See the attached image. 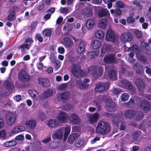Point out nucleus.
<instances>
[{
    "mask_svg": "<svg viewBox=\"0 0 151 151\" xmlns=\"http://www.w3.org/2000/svg\"><path fill=\"white\" fill-rule=\"evenodd\" d=\"M124 115L127 118L137 121L141 120L144 114L142 111L137 112L134 110L130 109L127 110L124 113Z\"/></svg>",
    "mask_w": 151,
    "mask_h": 151,
    "instance_id": "nucleus-1",
    "label": "nucleus"
},
{
    "mask_svg": "<svg viewBox=\"0 0 151 151\" xmlns=\"http://www.w3.org/2000/svg\"><path fill=\"white\" fill-rule=\"evenodd\" d=\"M104 67L101 65H95L88 68V73L94 80L101 77L103 73Z\"/></svg>",
    "mask_w": 151,
    "mask_h": 151,
    "instance_id": "nucleus-2",
    "label": "nucleus"
},
{
    "mask_svg": "<svg viewBox=\"0 0 151 151\" xmlns=\"http://www.w3.org/2000/svg\"><path fill=\"white\" fill-rule=\"evenodd\" d=\"M111 130V127L109 124L106 122L100 121L96 128V131L101 134H107Z\"/></svg>",
    "mask_w": 151,
    "mask_h": 151,
    "instance_id": "nucleus-3",
    "label": "nucleus"
},
{
    "mask_svg": "<svg viewBox=\"0 0 151 151\" xmlns=\"http://www.w3.org/2000/svg\"><path fill=\"white\" fill-rule=\"evenodd\" d=\"M136 100L140 108L143 111L147 112L151 110L150 102L145 98L137 97Z\"/></svg>",
    "mask_w": 151,
    "mask_h": 151,
    "instance_id": "nucleus-4",
    "label": "nucleus"
},
{
    "mask_svg": "<svg viewBox=\"0 0 151 151\" xmlns=\"http://www.w3.org/2000/svg\"><path fill=\"white\" fill-rule=\"evenodd\" d=\"M110 83L109 82H106L104 83H99L96 84L94 90L96 91L102 92L105 90H108L110 86Z\"/></svg>",
    "mask_w": 151,
    "mask_h": 151,
    "instance_id": "nucleus-5",
    "label": "nucleus"
},
{
    "mask_svg": "<svg viewBox=\"0 0 151 151\" xmlns=\"http://www.w3.org/2000/svg\"><path fill=\"white\" fill-rule=\"evenodd\" d=\"M105 107L106 110L110 112L115 111L116 106L112 100L108 99L105 102Z\"/></svg>",
    "mask_w": 151,
    "mask_h": 151,
    "instance_id": "nucleus-6",
    "label": "nucleus"
},
{
    "mask_svg": "<svg viewBox=\"0 0 151 151\" xmlns=\"http://www.w3.org/2000/svg\"><path fill=\"white\" fill-rule=\"evenodd\" d=\"M116 40V36L114 31L112 29H108L106 31L105 40L107 41L114 42Z\"/></svg>",
    "mask_w": 151,
    "mask_h": 151,
    "instance_id": "nucleus-7",
    "label": "nucleus"
},
{
    "mask_svg": "<svg viewBox=\"0 0 151 151\" xmlns=\"http://www.w3.org/2000/svg\"><path fill=\"white\" fill-rule=\"evenodd\" d=\"M132 35L129 32L123 33L120 36L121 40L124 42L130 41L132 40Z\"/></svg>",
    "mask_w": 151,
    "mask_h": 151,
    "instance_id": "nucleus-8",
    "label": "nucleus"
},
{
    "mask_svg": "<svg viewBox=\"0 0 151 151\" xmlns=\"http://www.w3.org/2000/svg\"><path fill=\"white\" fill-rule=\"evenodd\" d=\"M18 75L20 80L23 82H27L30 79V76L24 70L21 71Z\"/></svg>",
    "mask_w": 151,
    "mask_h": 151,
    "instance_id": "nucleus-9",
    "label": "nucleus"
},
{
    "mask_svg": "<svg viewBox=\"0 0 151 151\" xmlns=\"http://www.w3.org/2000/svg\"><path fill=\"white\" fill-rule=\"evenodd\" d=\"M58 119L62 123H65L67 122L68 114L65 112L61 111L57 116Z\"/></svg>",
    "mask_w": 151,
    "mask_h": 151,
    "instance_id": "nucleus-10",
    "label": "nucleus"
},
{
    "mask_svg": "<svg viewBox=\"0 0 151 151\" xmlns=\"http://www.w3.org/2000/svg\"><path fill=\"white\" fill-rule=\"evenodd\" d=\"M103 61L106 63L111 64L115 62L114 55L111 54L105 56L103 58Z\"/></svg>",
    "mask_w": 151,
    "mask_h": 151,
    "instance_id": "nucleus-11",
    "label": "nucleus"
},
{
    "mask_svg": "<svg viewBox=\"0 0 151 151\" xmlns=\"http://www.w3.org/2000/svg\"><path fill=\"white\" fill-rule=\"evenodd\" d=\"M134 83L136 85L139 92L143 91L146 87L143 81L139 78L136 79Z\"/></svg>",
    "mask_w": 151,
    "mask_h": 151,
    "instance_id": "nucleus-12",
    "label": "nucleus"
},
{
    "mask_svg": "<svg viewBox=\"0 0 151 151\" xmlns=\"http://www.w3.org/2000/svg\"><path fill=\"white\" fill-rule=\"evenodd\" d=\"M37 80L39 84H40L44 87H49L50 85V81L48 79L38 77Z\"/></svg>",
    "mask_w": 151,
    "mask_h": 151,
    "instance_id": "nucleus-13",
    "label": "nucleus"
},
{
    "mask_svg": "<svg viewBox=\"0 0 151 151\" xmlns=\"http://www.w3.org/2000/svg\"><path fill=\"white\" fill-rule=\"evenodd\" d=\"M6 122L8 124L12 125L16 119L15 115L11 112H9L6 114Z\"/></svg>",
    "mask_w": 151,
    "mask_h": 151,
    "instance_id": "nucleus-14",
    "label": "nucleus"
},
{
    "mask_svg": "<svg viewBox=\"0 0 151 151\" xmlns=\"http://www.w3.org/2000/svg\"><path fill=\"white\" fill-rule=\"evenodd\" d=\"M123 87L128 89L129 91H132L133 89V86L132 83L127 80H122L121 82Z\"/></svg>",
    "mask_w": 151,
    "mask_h": 151,
    "instance_id": "nucleus-15",
    "label": "nucleus"
},
{
    "mask_svg": "<svg viewBox=\"0 0 151 151\" xmlns=\"http://www.w3.org/2000/svg\"><path fill=\"white\" fill-rule=\"evenodd\" d=\"M81 68L77 64H73L71 67L70 72L72 73L73 76L76 77L78 75V70Z\"/></svg>",
    "mask_w": 151,
    "mask_h": 151,
    "instance_id": "nucleus-16",
    "label": "nucleus"
},
{
    "mask_svg": "<svg viewBox=\"0 0 151 151\" xmlns=\"http://www.w3.org/2000/svg\"><path fill=\"white\" fill-rule=\"evenodd\" d=\"M150 45L149 43L142 42L141 44V47L142 50L146 53L150 54Z\"/></svg>",
    "mask_w": 151,
    "mask_h": 151,
    "instance_id": "nucleus-17",
    "label": "nucleus"
},
{
    "mask_svg": "<svg viewBox=\"0 0 151 151\" xmlns=\"http://www.w3.org/2000/svg\"><path fill=\"white\" fill-rule=\"evenodd\" d=\"M69 120L71 123L76 124H78L80 121L79 117L74 113L70 114Z\"/></svg>",
    "mask_w": 151,
    "mask_h": 151,
    "instance_id": "nucleus-18",
    "label": "nucleus"
},
{
    "mask_svg": "<svg viewBox=\"0 0 151 151\" xmlns=\"http://www.w3.org/2000/svg\"><path fill=\"white\" fill-rule=\"evenodd\" d=\"M63 45L66 48L72 47L73 42L70 38L65 37L63 39Z\"/></svg>",
    "mask_w": 151,
    "mask_h": 151,
    "instance_id": "nucleus-19",
    "label": "nucleus"
},
{
    "mask_svg": "<svg viewBox=\"0 0 151 151\" xmlns=\"http://www.w3.org/2000/svg\"><path fill=\"white\" fill-rule=\"evenodd\" d=\"M63 132L60 129H58L52 134V137L54 139H60L62 137Z\"/></svg>",
    "mask_w": 151,
    "mask_h": 151,
    "instance_id": "nucleus-20",
    "label": "nucleus"
},
{
    "mask_svg": "<svg viewBox=\"0 0 151 151\" xmlns=\"http://www.w3.org/2000/svg\"><path fill=\"white\" fill-rule=\"evenodd\" d=\"M110 13L109 10L107 9H105L103 8H101L99 9L98 11V15L99 18H102L107 16V15Z\"/></svg>",
    "mask_w": 151,
    "mask_h": 151,
    "instance_id": "nucleus-21",
    "label": "nucleus"
},
{
    "mask_svg": "<svg viewBox=\"0 0 151 151\" xmlns=\"http://www.w3.org/2000/svg\"><path fill=\"white\" fill-rule=\"evenodd\" d=\"M86 44L85 41L83 40H81L79 44L78 48L77 51L78 52L81 53L83 52L86 48Z\"/></svg>",
    "mask_w": 151,
    "mask_h": 151,
    "instance_id": "nucleus-22",
    "label": "nucleus"
},
{
    "mask_svg": "<svg viewBox=\"0 0 151 151\" xmlns=\"http://www.w3.org/2000/svg\"><path fill=\"white\" fill-rule=\"evenodd\" d=\"M108 76L110 80L112 81L116 80L117 79L116 70H110L108 72Z\"/></svg>",
    "mask_w": 151,
    "mask_h": 151,
    "instance_id": "nucleus-23",
    "label": "nucleus"
},
{
    "mask_svg": "<svg viewBox=\"0 0 151 151\" xmlns=\"http://www.w3.org/2000/svg\"><path fill=\"white\" fill-rule=\"evenodd\" d=\"M27 127L29 129H33L36 125V122L33 119H31L25 123Z\"/></svg>",
    "mask_w": 151,
    "mask_h": 151,
    "instance_id": "nucleus-24",
    "label": "nucleus"
},
{
    "mask_svg": "<svg viewBox=\"0 0 151 151\" xmlns=\"http://www.w3.org/2000/svg\"><path fill=\"white\" fill-rule=\"evenodd\" d=\"M136 69V73L139 74H142L144 72L142 66L140 64H138L137 63L134 64Z\"/></svg>",
    "mask_w": 151,
    "mask_h": 151,
    "instance_id": "nucleus-25",
    "label": "nucleus"
},
{
    "mask_svg": "<svg viewBox=\"0 0 151 151\" xmlns=\"http://www.w3.org/2000/svg\"><path fill=\"white\" fill-rule=\"evenodd\" d=\"M95 24V20L92 18L87 20L85 23V25L87 28L91 29L93 28Z\"/></svg>",
    "mask_w": 151,
    "mask_h": 151,
    "instance_id": "nucleus-26",
    "label": "nucleus"
},
{
    "mask_svg": "<svg viewBox=\"0 0 151 151\" xmlns=\"http://www.w3.org/2000/svg\"><path fill=\"white\" fill-rule=\"evenodd\" d=\"M111 45L110 44L107 43L103 45L101 49V54L109 51L111 48Z\"/></svg>",
    "mask_w": 151,
    "mask_h": 151,
    "instance_id": "nucleus-27",
    "label": "nucleus"
},
{
    "mask_svg": "<svg viewBox=\"0 0 151 151\" xmlns=\"http://www.w3.org/2000/svg\"><path fill=\"white\" fill-rule=\"evenodd\" d=\"M101 42L97 40H93L91 43V46L93 49H96L100 47L101 45Z\"/></svg>",
    "mask_w": 151,
    "mask_h": 151,
    "instance_id": "nucleus-28",
    "label": "nucleus"
},
{
    "mask_svg": "<svg viewBox=\"0 0 151 151\" xmlns=\"http://www.w3.org/2000/svg\"><path fill=\"white\" fill-rule=\"evenodd\" d=\"M99 117V115L97 112L94 113L90 115L89 117V121L91 123H94L96 122Z\"/></svg>",
    "mask_w": 151,
    "mask_h": 151,
    "instance_id": "nucleus-29",
    "label": "nucleus"
},
{
    "mask_svg": "<svg viewBox=\"0 0 151 151\" xmlns=\"http://www.w3.org/2000/svg\"><path fill=\"white\" fill-rule=\"evenodd\" d=\"M52 90L50 89H48L42 93V98L44 99H46L52 95Z\"/></svg>",
    "mask_w": 151,
    "mask_h": 151,
    "instance_id": "nucleus-30",
    "label": "nucleus"
},
{
    "mask_svg": "<svg viewBox=\"0 0 151 151\" xmlns=\"http://www.w3.org/2000/svg\"><path fill=\"white\" fill-rule=\"evenodd\" d=\"M69 93L67 92H63L60 94V99L62 102H65L68 98Z\"/></svg>",
    "mask_w": 151,
    "mask_h": 151,
    "instance_id": "nucleus-31",
    "label": "nucleus"
},
{
    "mask_svg": "<svg viewBox=\"0 0 151 151\" xmlns=\"http://www.w3.org/2000/svg\"><path fill=\"white\" fill-rule=\"evenodd\" d=\"M84 15L88 17L92 16L93 14V11L91 9L88 8H84L83 9V12Z\"/></svg>",
    "mask_w": 151,
    "mask_h": 151,
    "instance_id": "nucleus-32",
    "label": "nucleus"
},
{
    "mask_svg": "<svg viewBox=\"0 0 151 151\" xmlns=\"http://www.w3.org/2000/svg\"><path fill=\"white\" fill-rule=\"evenodd\" d=\"M105 35L104 32L101 30H97L95 33L96 37L99 39H102L104 38Z\"/></svg>",
    "mask_w": 151,
    "mask_h": 151,
    "instance_id": "nucleus-33",
    "label": "nucleus"
},
{
    "mask_svg": "<svg viewBox=\"0 0 151 151\" xmlns=\"http://www.w3.org/2000/svg\"><path fill=\"white\" fill-rule=\"evenodd\" d=\"M58 125V122L55 119H51L48 122L47 125L50 128L54 127Z\"/></svg>",
    "mask_w": 151,
    "mask_h": 151,
    "instance_id": "nucleus-34",
    "label": "nucleus"
},
{
    "mask_svg": "<svg viewBox=\"0 0 151 151\" xmlns=\"http://www.w3.org/2000/svg\"><path fill=\"white\" fill-rule=\"evenodd\" d=\"M4 86L9 91L13 90L14 87L13 83H12L8 80L4 82Z\"/></svg>",
    "mask_w": 151,
    "mask_h": 151,
    "instance_id": "nucleus-35",
    "label": "nucleus"
},
{
    "mask_svg": "<svg viewBox=\"0 0 151 151\" xmlns=\"http://www.w3.org/2000/svg\"><path fill=\"white\" fill-rule=\"evenodd\" d=\"M126 105L127 107L134 108L136 106V104L134 99H130L128 102L126 103Z\"/></svg>",
    "mask_w": 151,
    "mask_h": 151,
    "instance_id": "nucleus-36",
    "label": "nucleus"
},
{
    "mask_svg": "<svg viewBox=\"0 0 151 151\" xmlns=\"http://www.w3.org/2000/svg\"><path fill=\"white\" fill-rule=\"evenodd\" d=\"M77 134L76 133H74L70 134L68 139V142L70 144H72L74 141V140L77 137Z\"/></svg>",
    "mask_w": 151,
    "mask_h": 151,
    "instance_id": "nucleus-37",
    "label": "nucleus"
},
{
    "mask_svg": "<svg viewBox=\"0 0 151 151\" xmlns=\"http://www.w3.org/2000/svg\"><path fill=\"white\" fill-rule=\"evenodd\" d=\"M17 144V142L14 140H11L7 141L4 144V145L5 147H9L15 145Z\"/></svg>",
    "mask_w": 151,
    "mask_h": 151,
    "instance_id": "nucleus-38",
    "label": "nucleus"
},
{
    "mask_svg": "<svg viewBox=\"0 0 151 151\" xmlns=\"http://www.w3.org/2000/svg\"><path fill=\"white\" fill-rule=\"evenodd\" d=\"M134 12L130 13L129 16L127 19V23L131 24L134 22L135 21V19L134 18Z\"/></svg>",
    "mask_w": 151,
    "mask_h": 151,
    "instance_id": "nucleus-39",
    "label": "nucleus"
},
{
    "mask_svg": "<svg viewBox=\"0 0 151 151\" xmlns=\"http://www.w3.org/2000/svg\"><path fill=\"white\" fill-rule=\"evenodd\" d=\"M120 72L122 75H124L125 76L129 77L132 76V73L127 71L124 68H121Z\"/></svg>",
    "mask_w": 151,
    "mask_h": 151,
    "instance_id": "nucleus-40",
    "label": "nucleus"
},
{
    "mask_svg": "<svg viewBox=\"0 0 151 151\" xmlns=\"http://www.w3.org/2000/svg\"><path fill=\"white\" fill-rule=\"evenodd\" d=\"M78 87L80 89L87 88L89 86V85L83 83L82 80L81 79L78 80Z\"/></svg>",
    "mask_w": 151,
    "mask_h": 151,
    "instance_id": "nucleus-41",
    "label": "nucleus"
},
{
    "mask_svg": "<svg viewBox=\"0 0 151 151\" xmlns=\"http://www.w3.org/2000/svg\"><path fill=\"white\" fill-rule=\"evenodd\" d=\"M98 24L100 28L104 29L105 28L107 25L106 20L104 19H102L99 21Z\"/></svg>",
    "mask_w": 151,
    "mask_h": 151,
    "instance_id": "nucleus-42",
    "label": "nucleus"
},
{
    "mask_svg": "<svg viewBox=\"0 0 151 151\" xmlns=\"http://www.w3.org/2000/svg\"><path fill=\"white\" fill-rule=\"evenodd\" d=\"M87 54L88 58L90 59L93 58L95 56L98 55V53L97 51L88 52L87 53Z\"/></svg>",
    "mask_w": 151,
    "mask_h": 151,
    "instance_id": "nucleus-43",
    "label": "nucleus"
},
{
    "mask_svg": "<svg viewBox=\"0 0 151 151\" xmlns=\"http://www.w3.org/2000/svg\"><path fill=\"white\" fill-rule=\"evenodd\" d=\"M62 109L68 111L72 109L73 108V107L72 105L68 104L63 105L62 106Z\"/></svg>",
    "mask_w": 151,
    "mask_h": 151,
    "instance_id": "nucleus-44",
    "label": "nucleus"
},
{
    "mask_svg": "<svg viewBox=\"0 0 151 151\" xmlns=\"http://www.w3.org/2000/svg\"><path fill=\"white\" fill-rule=\"evenodd\" d=\"M42 33L45 36L48 37L51 35L52 32L50 29H46L43 30Z\"/></svg>",
    "mask_w": 151,
    "mask_h": 151,
    "instance_id": "nucleus-45",
    "label": "nucleus"
},
{
    "mask_svg": "<svg viewBox=\"0 0 151 151\" xmlns=\"http://www.w3.org/2000/svg\"><path fill=\"white\" fill-rule=\"evenodd\" d=\"M75 145L77 147H82L83 145V142L81 139H77L75 141Z\"/></svg>",
    "mask_w": 151,
    "mask_h": 151,
    "instance_id": "nucleus-46",
    "label": "nucleus"
},
{
    "mask_svg": "<svg viewBox=\"0 0 151 151\" xmlns=\"http://www.w3.org/2000/svg\"><path fill=\"white\" fill-rule=\"evenodd\" d=\"M70 126L66 127L65 128L64 138H67L70 132Z\"/></svg>",
    "mask_w": 151,
    "mask_h": 151,
    "instance_id": "nucleus-47",
    "label": "nucleus"
},
{
    "mask_svg": "<svg viewBox=\"0 0 151 151\" xmlns=\"http://www.w3.org/2000/svg\"><path fill=\"white\" fill-rule=\"evenodd\" d=\"M85 74H86L85 73V72L81 68H80L78 70V75L76 77L78 78H79L80 77L82 78L84 76H85Z\"/></svg>",
    "mask_w": 151,
    "mask_h": 151,
    "instance_id": "nucleus-48",
    "label": "nucleus"
},
{
    "mask_svg": "<svg viewBox=\"0 0 151 151\" xmlns=\"http://www.w3.org/2000/svg\"><path fill=\"white\" fill-rule=\"evenodd\" d=\"M15 18L14 12H11L7 17V19L10 21H12Z\"/></svg>",
    "mask_w": 151,
    "mask_h": 151,
    "instance_id": "nucleus-49",
    "label": "nucleus"
},
{
    "mask_svg": "<svg viewBox=\"0 0 151 151\" xmlns=\"http://www.w3.org/2000/svg\"><path fill=\"white\" fill-rule=\"evenodd\" d=\"M129 97V94L127 93H124L122 95V100L124 101H126L128 99Z\"/></svg>",
    "mask_w": 151,
    "mask_h": 151,
    "instance_id": "nucleus-50",
    "label": "nucleus"
},
{
    "mask_svg": "<svg viewBox=\"0 0 151 151\" xmlns=\"http://www.w3.org/2000/svg\"><path fill=\"white\" fill-rule=\"evenodd\" d=\"M116 5L117 7L121 8H123L124 6V3L120 1H118L116 2Z\"/></svg>",
    "mask_w": 151,
    "mask_h": 151,
    "instance_id": "nucleus-51",
    "label": "nucleus"
},
{
    "mask_svg": "<svg viewBox=\"0 0 151 151\" xmlns=\"http://www.w3.org/2000/svg\"><path fill=\"white\" fill-rule=\"evenodd\" d=\"M138 59L140 60L143 63H145L147 61V59L146 57L144 55H139L138 56Z\"/></svg>",
    "mask_w": 151,
    "mask_h": 151,
    "instance_id": "nucleus-52",
    "label": "nucleus"
},
{
    "mask_svg": "<svg viewBox=\"0 0 151 151\" xmlns=\"http://www.w3.org/2000/svg\"><path fill=\"white\" fill-rule=\"evenodd\" d=\"M132 136V139L134 141H136L139 137V133L137 132H134L133 133Z\"/></svg>",
    "mask_w": 151,
    "mask_h": 151,
    "instance_id": "nucleus-53",
    "label": "nucleus"
},
{
    "mask_svg": "<svg viewBox=\"0 0 151 151\" xmlns=\"http://www.w3.org/2000/svg\"><path fill=\"white\" fill-rule=\"evenodd\" d=\"M29 45L27 43L23 44L19 46V48H21L22 51L23 50L24 48L29 50Z\"/></svg>",
    "mask_w": 151,
    "mask_h": 151,
    "instance_id": "nucleus-54",
    "label": "nucleus"
},
{
    "mask_svg": "<svg viewBox=\"0 0 151 151\" xmlns=\"http://www.w3.org/2000/svg\"><path fill=\"white\" fill-rule=\"evenodd\" d=\"M19 132L17 126L15 127L10 133V135H13Z\"/></svg>",
    "mask_w": 151,
    "mask_h": 151,
    "instance_id": "nucleus-55",
    "label": "nucleus"
},
{
    "mask_svg": "<svg viewBox=\"0 0 151 151\" xmlns=\"http://www.w3.org/2000/svg\"><path fill=\"white\" fill-rule=\"evenodd\" d=\"M35 38L40 42H41L43 41V39L40 34H37L35 35Z\"/></svg>",
    "mask_w": 151,
    "mask_h": 151,
    "instance_id": "nucleus-56",
    "label": "nucleus"
},
{
    "mask_svg": "<svg viewBox=\"0 0 151 151\" xmlns=\"http://www.w3.org/2000/svg\"><path fill=\"white\" fill-rule=\"evenodd\" d=\"M24 42L26 43H29V47H30L31 46L32 44L34 42V40L32 38L28 37L25 40Z\"/></svg>",
    "mask_w": 151,
    "mask_h": 151,
    "instance_id": "nucleus-57",
    "label": "nucleus"
},
{
    "mask_svg": "<svg viewBox=\"0 0 151 151\" xmlns=\"http://www.w3.org/2000/svg\"><path fill=\"white\" fill-rule=\"evenodd\" d=\"M134 33L136 36L138 38H140L142 35V34L141 32L139 30H136Z\"/></svg>",
    "mask_w": 151,
    "mask_h": 151,
    "instance_id": "nucleus-58",
    "label": "nucleus"
},
{
    "mask_svg": "<svg viewBox=\"0 0 151 151\" xmlns=\"http://www.w3.org/2000/svg\"><path fill=\"white\" fill-rule=\"evenodd\" d=\"M60 66V63L59 61L58 60H55L54 62V67L55 69H58Z\"/></svg>",
    "mask_w": 151,
    "mask_h": 151,
    "instance_id": "nucleus-59",
    "label": "nucleus"
},
{
    "mask_svg": "<svg viewBox=\"0 0 151 151\" xmlns=\"http://www.w3.org/2000/svg\"><path fill=\"white\" fill-rule=\"evenodd\" d=\"M121 91V90L120 89L115 88L112 90V93L115 94H118Z\"/></svg>",
    "mask_w": 151,
    "mask_h": 151,
    "instance_id": "nucleus-60",
    "label": "nucleus"
},
{
    "mask_svg": "<svg viewBox=\"0 0 151 151\" xmlns=\"http://www.w3.org/2000/svg\"><path fill=\"white\" fill-rule=\"evenodd\" d=\"M22 98V96L20 95H16L15 97L14 98L15 101L17 102H19L20 101Z\"/></svg>",
    "mask_w": 151,
    "mask_h": 151,
    "instance_id": "nucleus-61",
    "label": "nucleus"
},
{
    "mask_svg": "<svg viewBox=\"0 0 151 151\" xmlns=\"http://www.w3.org/2000/svg\"><path fill=\"white\" fill-rule=\"evenodd\" d=\"M68 11L67 8L65 7H63L61 9L60 12L63 14H66Z\"/></svg>",
    "mask_w": 151,
    "mask_h": 151,
    "instance_id": "nucleus-62",
    "label": "nucleus"
},
{
    "mask_svg": "<svg viewBox=\"0 0 151 151\" xmlns=\"http://www.w3.org/2000/svg\"><path fill=\"white\" fill-rule=\"evenodd\" d=\"M67 85L66 83H63L60 86L59 88L61 90H64L67 88Z\"/></svg>",
    "mask_w": 151,
    "mask_h": 151,
    "instance_id": "nucleus-63",
    "label": "nucleus"
},
{
    "mask_svg": "<svg viewBox=\"0 0 151 151\" xmlns=\"http://www.w3.org/2000/svg\"><path fill=\"white\" fill-rule=\"evenodd\" d=\"M6 135V133L5 130H3L0 131V137L5 138Z\"/></svg>",
    "mask_w": 151,
    "mask_h": 151,
    "instance_id": "nucleus-64",
    "label": "nucleus"
}]
</instances>
